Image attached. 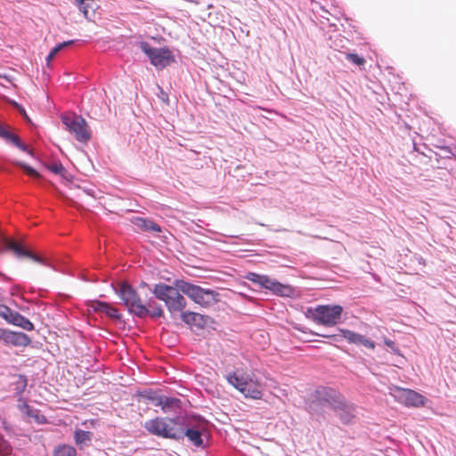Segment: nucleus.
<instances>
[{"label":"nucleus","instance_id":"nucleus-36","mask_svg":"<svg viewBox=\"0 0 456 456\" xmlns=\"http://www.w3.org/2000/svg\"><path fill=\"white\" fill-rule=\"evenodd\" d=\"M0 78H3V79H4L6 82H8L9 84L13 85V83H12V80H13V79H12V77L9 74H7V73H2V72H0Z\"/></svg>","mask_w":456,"mask_h":456},{"label":"nucleus","instance_id":"nucleus-32","mask_svg":"<svg viewBox=\"0 0 456 456\" xmlns=\"http://www.w3.org/2000/svg\"><path fill=\"white\" fill-rule=\"evenodd\" d=\"M15 134H12L10 131L7 130L5 126L0 124V137L5 140L6 142H11L12 140V137H14Z\"/></svg>","mask_w":456,"mask_h":456},{"label":"nucleus","instance_id":"nucleus-44","mask_svg":"<svg viewBox=\"0 0 456 456\" xmlns=\"http://www.w3.org/2000/svg\"><path fill=\"white\" fill-rule=\"evenodd\" d=\"M324 338H331L332 336L330 335H323Z\"/></svg>","mask_w":456,"mask_h":456},{"label":"nucleus","instance_id":"nucleus-29","mask_svg":"<svg viewBox=\"0 0 456 456\" xmlns=\"http://www.w3.org/2000/svg\"><path fill=\"white\" fill-rule=\"evenodd\" d=\"M18 408L22 413L26 414L28 417L35 416L33 409L21 398L19 400Z\"/></svg>","mask_w":456,"mask_h":456},{"label":"nucleus","instance_id":"nucleus-33","mask_svg":"<svg viewBox=\"0 0 456 456\" xmlns=\"http://www.w3.org/2000/svg\"><path fill=\"white\" fill-rule=\"evenodd\" d=\"M12 143H13L15 146H17L19 149H20L23 151H27L30 153L31 151L28 149V146L20 142L18 135L15 134L14 137H12V140L11 141Z\"/></svg>","mask_w":456,"mask_h":456},{"label":"nucleus","instance_id":"nucleus-25","mask_svg":"<svg viewBox=\"0 0 456 456\" xmlns=\"http://www.w3.org/2000/svg\"><path fill=\"white\" fill-rule=\"evenodd\" d=\"M342 337L346 338L349 343L360 345V341L362 339V335L356 332H354L349 330H339Z\"/></svg>","mask_w":456,"mask_h":456},{"label":"nucleus","instance_id":"nucleus-35","mask_svg":"<svg viewBox=\"0 0 456 456\" xmlns=\"http://www.w3.org/2000/svg\"><path fill=\"white\" fill-rule=\"evenodd\" d=\"M11 452V447L9 446V444H7V442L4 440V444H1L0 445V453H2L3 455H9Z\"/></svg>","mask_w":456,"mask_h":456},{"label":"nucleus","instance_id":"nucleus-34","mask_svg":"<svg viewBox=\"0 0 456 456\" xmlns=\"http://www.w3.org/2000/svg\"><path fill=\"white\" fill-rule=\"evenodd\" d=\"M360 345H362L365 347L370 348V349H374V347H375V343L373 341H371L370 339L367 338L363 335H362V339L360 341Z\"/></svg>","mask_w":456,"mask_h":456},{"label":"nucleus","instance_id":"nucleus-31","mask_svg":"<svg viewBox=\"0 0 456 456\" xmlns=\"http://www.w3.org/2000/svg\"><path fill=\"white\" fill-rule=\"evenodd\" d=\"M346 58L347 61L358 66L362 65L365 62L362 57H360L355 53H346Z\"/></svg>","mask_w":456,"mask_h":456},{"label":"nucleus","instance_id":"nucleus-12","mask_svg":"<svg viewBox=\"0 0 456 456\" xmlns=\"http://www.w3.org/2000/svg\"><path fill=\"white\" fill-rule=\"evenodd\" d=\"M246 279L261 288L270 290L274 295L281 297H289L293 289L289 285L282 284L276 280L271 279L267 275L256 273H248Z\"/></svg>","mask_w":456,"mask_h":456},{"label":"nucleus","instance_id":"nucleus-11","mask_svg":"<svg viewBox=\"0 0 456 456\" xmlns=\"http://www.w3.org/2000/svg\"><path fill=\"white\" fill-rule=\"evenodd\" d=\"M139 47L150 59L151 63L159 69H162L175 61L172 52L167 47L155 48L144 41L140 42Z\"/></svg>","mask_w":456,"mask_h":456},{"label":"nucleus","instance_id":"nucleus-17","mask_svg":"<svg viewBox=\"0 0 456 456\" xmlns=\"http://www.w3.org/2000/svg\"><path fill=\"white\" fill-rule=\"evenodd\" d=\"M181 318L186 324L200 329L205 328L210 321V317L194 312H183Z\"/></svg>","mask_w":456,"mask_h":456},{"label":"nucleus","instance_id":"nucleus-28","mask_svg":"<svg viewBox=\"0 0 456 456\" xmlns=\"http://www.w3.org/2000/svg\"><path fill=\"white\" fill-rule=\"evenodd\" d=\"M17 165L19 167H20L28 175H29L33 178H40L41 177L40 174L37 170H35L33 167L27 165L26 163L18 162Z\"/></svg>","mask_w":456,"mask_h":456},{"label":"nucleus","instance_id":"nucleus-13","mask_svg":"<svg viewBox=\"0 0 456 456\" xmlns=\"http://www.w3.org/2000/svg\"><path fill=\"white\" fill-rule=\"evenodd\" d=\"M246 279L261 288L270 290L274 295L281 297H289L293 289L289 285L282 284L276 280L271 279L267 275L256 273H248Z\"/></svg>","mask_w":456,"mask_h":456},{"label":"nucleus","instance_id":"nucleus-24","mask_svg":"<svg viewBox=\"0 0 456 456\" xmlns=\"http://www.w3.org/2000/svg\"><path fill=\"white\" fill-rule=\"evenodd\" d=\"M92 307L94 308V310L95 312H99L101 314H106L107 316H109L110 318H114V308H112L111 306H110L109 305H107L104 302H101V301L93 302Z\"/></svg>","mask_w":456,"mask_h":456},{"label":"nucleus","instance_id":"nucleus-8","mask_svg":"<svg viewBox=\"0 0 456 456\" xmlns=\"http://www.w3.org/2000/svg\"><path fill=\"white\" fill-rule=\"evenodd\" d=\"M117 293L131 314L140 318L147 316L149 313L148 306L142 303L136 291L129 284L122 283L118 289L116 287Z\"/></svg>","mask_w":456,"mask_h":456},{"label":"nucleus","instance_id":"nucleus-15","mask_svg":"<svg viewBox=\"0 0 456 456\" xmlns=\"http://www.w3.org/2000/svg\"><path fill=\"white\" fill-rule=\"evenodd\" d=\"M0 317L7 322L28 331H31L35 328L34 324L28 318L3 304H0Z\"/></svg>","mask_w":456,"mask_h":456},{"label":"nucleus","instance_id":"nucleus-6","mask_svg":"<svg viewBox=\"0 0 456 456\" xmlns=\"http://www.w3.org/2000/svg\"><path fill=\"white\" fill-rule=\"evenodd\" d=\"M178 424V416L174 418L157 417L146 421L144 428L156 436L175 440Z\"/></svg>","mask_w":456,"mask_h":456},{"label":"nucleus","instance_id":"nucleus-20","mask_svg":"<svg viewBox=\"0 0 456 456\" xmlns=\"http://www.w3.org/2000/svg\"><path fill=\"white\" fill-rule=\"evenodd\" d=\"M133 224L140 230L150 232L159 233L162 232L161 227L151 219L137 216L133 220Z\"/></svg>","mask_w":456,"mask_h":456},{"label":"nucleus","instance_id":"nucleus-3","mask_svg":"<svg viewBox=\"0 0 456 456\" xmlns=\"http://www.w3.org/2000/svg\"><path fill=\"white\" fill-rule=\"evenodd\" d=\"M226 380L242 393L245 397L251 399H260L262 397L261 385L253 372L237 369L226 375Z\"/></svg>","mask_w":456,"mask_h":456},{"label":"nucleus","instance_id":"nucleus-9","mask_svg":"<svg viewBox=\"0 0 456 456\" xmlns=\"http://www.w3.org/2000/svg\"><path fill=\"white\" fill-rule=\"evenodd\" d=\"M310 312L314 322L331 327L340 322L343 308L338 305H323L316 306Z\"/></svg>","mask_w":456,"mask_h":456},{"label":"nucleus","instance_id":"nucleus-38","mask_svg":"<svg viewBox=\"0 0 456 456\" xmlns=\"http://www.w3.org/2000/svg\"><path fill=\"white\" fill-rule=\"evenodd\" d=\"M7 331H8V330L0 328V341H2L3 343L4 342Z\"/></svg>","mask_w":456,"mask_h":456},{"label":"nucleus","instance_id":"nucleus-43","mask_svg":"<svg viewBox=\"0 0 456 456\" xmlns=\"http://www.w3.org/2000/svg\"><path fill=\"white\" fill-rule=\"evenodd\" d=\"M115 317H116V321L120 319V315L118 314V311L116 310V314H115Z\"/></svg>","mask_w":456,"mask_h":456},{"label":"nucleus","instance_id":"nucleus-41","mask_svg":"<svg viewBox=\"0 0 456 456\" xmlns=\"http://www.w3.org/2000/svg\"><path fill=\"white\" fill-rule=\"evenodd\" d=\"M73 43H74V41H73V40L65 41V42H63V43H61V45L62 46V48H64V47H66V46H68V45H72Z\"/></svg>","mask_w":456,"mask_h":456},{"label":"nucleus","instance_id":"nucleus-23","mask_svg":"<svg viewBox=\"0 0 456 456\" xmlns=\"http://www.w3.org/2000/svg\"><path fill=\"white\" fill-rule=\"evenodd\" d=\"M79 10L84 13V16L89 19V12H94L96 4L94 0H76Z\"/></svg>","mask_w":456,"mask_h":456},{"label":"nucleus","instance_id":"nucleus-1","mask_svg":"<svg viewBox=\"0 0 456 456\" xmlns=\"http://www.w3.org/2000/svg\"><path fill=\"white\" fill-rule=\"evenodd\" d=\"M178 428L175 440L181 441L187 438L192 445L204 448L203 432L205 431V420L198 415H178Z\"/></svg>","mask_w":456,"mask_h":456},{"label":"nucleus","instance_id":"nucleus-10","mask_svg":"<svg viewBox=\"0 0 456 456\" xmlns=\"http://www.w3.org/2000/svg\"><path fill=\"white\" fill-rule=\"evenodd\" d=\"M61 121L65 128L80 142H87L91 139V132L86 121L74 113L62 115Z\"/></svg>","mask_w":456,"mask_h":456},{"label":"nucleus","instance_id":"nucleus-4","mask_svg":"<svg viewBox=\"0 0 456 456\" xmlns=\"http://www.w3.org/2000/svg\"><path fill=\"white\" fill-rule=\"evenodd\" d=\"M175 286L194 303L204 307L209 306L219 300L218 292L210 289H204L183 280H176Z\"/></svg>","mask_w":456,"mask_h":456},{"label":"nucleus","instance_id":"nucleus-22","mask_svg":"<svg viewBox=\"0 0 456 456\" xmlns=\"http://www.w3.org/2000/svg\"><path fill=\"white\" fill-rule=\"evenodd\" d=\"M92 436V432L77 429L74 434L75 443L80 449H82L84 446H88L90 444Z\"/></svg>","mask_w":456,"mask_h":456},{"label":"nucleus","instance_id":"nucleus-18","mask_svg":"<svg viewBox=\"0 0 456 456\" xmlns=\"http://www.w3.org/2000/svg\"><path fill=\"white\" fill-rule=\"evenodd\" d=\"M153 403L157 406H160L165 413L176 412L181 408V400L176 397L158 396L153 398Z\"/></svg>","mask_w":456,"mask_h":456},{"label":"nucleus","instance_id":"nucleus-14","mask_svg":"<svg viewBox=\"0 0 456 456\" xmlns=\"http://www.w3.org/2000/svg\"><path fill=\"white\" fill-rule=\"evenodd\" d=\"M389 395L406 407L419 408L425 406L427 398L421 394L408 388L393 386L389 387Z\"/></svg>","mask_w":456,"mask_h":456},{"label":"nucleus","instance_id":"nucleus-5","mask_svg":"<svg viewBox=\"0 0 456 456\" xmlns=\"http://www.w3.org/2000/svg\"><path fill=\"white\" fill-rule=\"evenodd\" d=\"M154 296L165 302L166 306L171 314L181 312L186 307V300L180 294L177 287H172L165 283L156 284L153 289Z\"/></svg>","mask_w":456,"mask_h":456},{"label":"nucleus","instance_id":"nucleus-37","mask_svg":"<svg viewBox=\"0 0 456 456\" xmlns=\"http://www.w3.org/2000/svg\"><path fill=\"white\" fill-rule=\"evenodd\" d=\"M18 109H19L20 112L21 113V115L24 117V118H26V120L28 122H31L30 118H28V116L26 113V110L21 106H19Z\"/></svg>","mask_w":456,"mask_h":456},{"label":"nucleus","instance_id":"nucleus-19","mask_svg":"<svg viewBox=\"0 0 456 456\" xmlns=\"http://www.w3.org/2000/svg\"><path fill=\"white\" fill-rule=\"evenodd\" d=\"M31 339L23 332L8 330L4 344L13 346H27Z\"/></svg>","mask_w":456,"mask_h":456},{"label":"nucleus","instance_id":"nucleus-21","mask_svg":"<svg viewBox=\"0 0 456 456\" xmlns=\"http://www.w3.org/2000/svg\"><path fill=\"white\" fill-rule=\"evenodd\" d=\"M6 247L10 250L13 251L17 256H26L33 259L36 262L42 263L43 260L41 257L34 255L30 251L23 248L18 242L12 240H6Z\"/></svg>","mask_w":456,"mask_h":456},{"label":"nucleus","instance_id":"nucleus-2","mask_svg":"<svg viewBox=\"0 0 456 456\" xmlns=\"http://www.w3.org/2000/svg\"><path fill=\"white\" fill-rule=\"evenodd\" d=\"M342 395L329 387H318L306 402L307 411L315 416H323L326 409L339 407Z\"/></svg>","mask_w":456,"mask_h":456},{"label":"nucleus","instance_id":"nucleus-30","mask_svg":"<svg viewBox=\"0 0 456 456\" xmlns=\"http://www.w3.org/2000/svg\"><path fill=\"white\" fill-rule=\"evenodd\" d=\"M150 307H151V305L149 304L148 305ZM147 315H150L151 317L152 318H159L163 315V309L161 307V305H156L154 307H152V309H149V313Z\"/></svg>","mask_w":456,"mask_h":456},{"label":"nucleus","instance_id":"nucleus-7","mask_svg":"<svg viewBox=\"0 0 456 456\" xmlns=\"http://www.w3.org/2000/svg\"><path fill=\"white\" fill-rule=\"evenodd\" d=\"M117 293L131 314L140 318L147 316L149 313L148 306L142 303L136 291L129 284L122 283L118 289L116 287Z\"/></svg>","mask_w":456,"mask_h":456},{"label":"nucleus","instance_id":"nucleus-26","mask_svg":"<svg viewBox=\"0 0 456 456\" xmlns=\"http://www.w3.org/2000/svg\"><path fill=\"white\" fill-rule=\"evenodd\" d=\"M77 452L74 447L70 445H61L56 448L53 456H76Z\"/></svg>","mask_w":456,"mask_h":456},{"label":"nucleus","instance_id":"nucleus-42","mask_svg":"<svg viewBox=\"0 0 456 456\" xmlns=\"http://www.w3.org/2000/svg\"><path fill=\"white\" fill-rule=\"evenodd\" d=\"M0 276L4 277V280H6V281L9 280V278L6 275H4V273H2L1 272H0Z\"/></svg>","mask_w":456,"mask_h":456},{"label":"nucleus","instance_id":"nucleus-27","mask_svg":"<svg viewBox=\"0 0 456 456\" xmlns=\"http://www.w3.org/2000/svg\"><path fill=\"white\" fill-rule=\"evenodd\" d=\"M47 168L53 174L60 175L63 178H67V171L61 163H53L47 166Z\"/></svg>","mask_w":456,"mask_h":456},{"label":"nucleus","instance_id":"nucleus-16","mask_svg":"<svg viewBox=\"0 0 456 456\" xmlns=\"http://www.w3.org/2000/svg\"><path fill=\"white\" fill-rule=\"evenodd\" d=\"M339 404V407L334 408L333 411L344 424H350L355 417V406L347 403L344 396H342Z\"/></svg>","mask_w":456,"mask_h":456},{"label":"nucleus","instance_id":"nucleus-39","mask_svg":"<svg viewBox=\"0 0 456 456\" xmlns=\"http://www.w3.org/2000/svg\"><path fill=\"white\" fill-rule=\"evenodd\" d=\"M55 53H53L52 51L49 53L48 56L46 57V62L47 65H49L52 61V60L55 57Z\"/></svg>","mask_w":456,"mask_h":456},{"label":"nucleus","instance_id":"nucleus-40","mask_svg":"<svg viewBox=\"0 0 456 456\" xmlns=\"http://www.w3.org/2000/svg\"><path fill=\"white\" fill-rule=\"evenodd\" d=\"M62 46L61 45V44L57 45L56 46H54L51 51L57 54L61 50H62Z\"/></svg>","mask_w":456,"mask_h":456}]
</instances>
